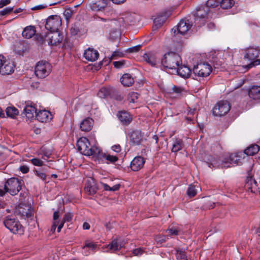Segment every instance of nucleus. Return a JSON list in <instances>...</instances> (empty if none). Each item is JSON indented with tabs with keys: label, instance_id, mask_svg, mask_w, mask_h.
<instances>
[{
	"label": "nucleus",
	"instance_id": "1",
	"mask_svg": "<svg viewBox=\"0 0 260 260\" xmlns=\"http://www.w3.org/2000/svg\"><path fill=\"white\" fill-rule=\"evenodd\" d=\"M77 146L78 150L83 155L91 156L94 160L103 155L101 153V148L96 146H91L90 142L86 137H81L77 141Z\"/></svg>",
	"mask_w": 260,
	"mask_h": 260
},
{
	"label": "nucleus",
	"instance_id": "2",
	"mask_svg": "<svg viewBox=\"0 0 260 260\" xmlns=\"http://www.w3.org/2000/svg\"><path fill=\"white\" fill-rule=\"evenodd\" d=\"M162 66L173 72L182 64V59L180 56L174 52H169L166 53L161 60Z\"/></svg>",
	"mask_w": 260,
	"mask_h": 260
},
{
	"label": "nucleus",
	"instance_id": "3",
	"mask_svg": "<svg viewBox=\"0 0 260 260\" xmlns=\"http://www.w3.org/2000/svg\"><path fill=\"white\" fill-rule=\"evenodd\" d=\"M6 228L13 234L22 235L24 233V229L19 220L13 217H7L4 221Z\"/></svg>",
	"mask_w": 260,
	"mask_h": 260
},
{
	"label": "nucleus",
	"instance_id": "4",
	"mask_svg": "<svg viewBox=\"0 0 260 260\" xmlns=\"http://www.w3.org/2000/svg\"><path fill=\"white\" fill-rule=\"evenodd\" d=\"M212 71L211 66L208 62H201L194 66L193 73L196 78H201L207 77Z\"/></svg>",
	"mask_w": 260,
	"mask_h": 260
},
{
	"label": "nucleus",
	"instance_id": "5",
	"mask_svg": "<svg viewBox=\"0 0 260 260\" xmlns=\"http://www.w3.org/2000/svg\"><path fill=\"white\" fill-rule=\"evenodd\" d=\"M52 71V66L48 62L41 60L37 63L35 69V74L39 78H44L48 76Z\"/></svg>",
	"mask_w": 260,
	"mask_h": 260
},
{
	"label": "nucleus",
	"instance_id": "6",
	"mask_svg": "<svg viewBox=\"0 0 260 260\" xmlns=\"http://www.w3.org/2000/svg\"><path fill=\"white\" fill-rule=\"evenodd\" d=\"M244 153L242 152L232 153L225 156L222 160V167L228 168L231 165H240L242 162Z\"/></svg>",
	"mask_w": 260,
	"mask_h": 260
},
{
	"label": "nucleus",
	"instance_id": "7",
	"mask_svg": "<svg viewBox=\"0 0 260 260\" xmlns=\"http://www.w3.org/2000/svg\"><path fill=\"white\" fill-rule=\"evenodd\" d=\"M5 189L12 196H15L21 189V181L16 178H10L7 180L5 184Z\"/></svg>",
	"mask_w": 260,
	"mask_h": 260
},
{
	"label": "nucleus",
	"instance_id": "8",
	"mask_svg": "<svg viewBox=\"0 0 260 260\" xmlns=\"http://www.w3.org/2000/svg\"><path fill=\"white\" fill-rule=\"evenodd\" d=\"M231 109V105L227 101H220L212 109V113L216 116H222L226 114Z\"/></svg>",
	"mask_w": 260,
	"mask_h": 260
},
{
	"label": "nucleus",
	"instance_id": "9",
	"mask_svg": "<svg viewBox=\"0 0 260 260\" xmlns=\"http://www.w3.org/2000/svg\"><path fill=\"white\" fill-rule=\"evenodd\" d=\"M209 8L206 6H203L197 10L195 14L194 23L198 26L204 24L206 19L208 18V14Z\"/></svg>",
	"mask_w": 260,
	"mask_h": 260
},
{
	"label": "nucleus",
	"instance_id": "10",
	"mask_svg": "<svg viewBox=\"0 0 260 260\" xmlns=\"http://www.w3.org/2000/svg\"><path fill=\"white\" fill-rule=\"evenodd\" d=\"M14 67L12 61L7 60L4 56L0 55V74H10L14 72Z\"/></svg>",
	"mask_w": 260,
	"mask_h": 260
},
{
	"label": "nucleus",
	"instance_id": "11",
	"mask_svg": "<svg viewBox=\"0 0 260 260\" xmlns=\"http://www.w3.org/2000/svg\"><path fill=\"white\" fill-rule=\"evenodd\" d=\"M61 25V20L59 16L53 15L49 17L45 24V28L50 32L57 31Z\"/></svg>",
	"mask_w": 260,
	"mask_h": 260
},
{
	"label": "nucleus",
	"instance_id": "12",
	"mask_svg": "<svg viewBox=\"0 0 260 260\" xmlns=\"http://www.w3.org/2000/svg\"><path fill=\"white\" fill-rule=\"evenodd\" d=\"M259 54V51L256 48H250L247 49L244 58L249 60H253L252 62L247 66L248 68L260 64V59H255L258 56Z\"/></svg>",
	"mask_w": 260,
	"mask_h": 260
},
{
	"label": "nucleus",
	"instance_id": "13",
	"mask_svg": "<svg viewBox=\"0 0 260 260\" xmlns=\"http://www.w3.org/2000/svg\"><path fill=\"white\" fill-rule=\"evenodd\" d=\"M191 25L190 24L188 20L182 19L178 24L176 27L172 29V32L174 36L179 34L184 35L191 28Z\"/></svg>",
	"mask_w": 260,
	"mask_h": 260
},
{
	"label": "nucleus",
	"instance_id": "14",
	"mask_svg": "<svg viewBox=\"0 0 260 260\" xmlns=\"http://www.w3.org/2000/svg\"><path fill=\"white\" fill-rule=\"evenodd\" d=\"M16 212L24 218H28L34 214L33 209L30 205L25 203L20 204L16 209Z\"/></svg>",
	"mask_w": 260,
	"mask_h": 260
},
{
	"label": "nucleus",
	"instance_id": "15",
	"mask_svg": "<svg viewBox=\"0 0 260 260\" xmlns=\"http://www.w3.org/2000/svg\"><path fill=\"white\" fill-rule=\"evenodd\" d=\"M129 143L132 145H140L142 140L143 135L140 130L133 131L129 134Z\"/></svg>",
	"mask_w": 260,
	"mask_h": 260
},
{
	"label": "nucleus",
	"instance_id": "16",
	"mask_svg": "<svg viewBox=\"0 0 260 260\" xmlns=\"http://www.w3.org/2000/svg\"><path fill=\"white\" fill-rule=\"evenodd\" d=\"M46 37L48 38V43L52 45L58 44L63 39L62 36L57 30L50 32Z\"/></svg>",
	"mask_w": 260,
	"mask_h": 260
},
{
	"label": "nucleus",
	"instance_id": "17",
	"mask_svg": "<svg viewBox=\"0 0 260 260\" xmlns=\"http://www.w3.org/2000/svg\"><path fill=\"white\" fill-rule=\"evenodd\" d=\"M145 162L143 157L136 156L131 162V168L134 171H138L143 167Z\"/></svg>",
	"mask_w": 260,
	"mask_h": 260
},
{
	"label": "nucleus",
	"instance_id": "18",
	"mask_svg": "<svg viewBox=\"0 0 260 260\" xmlns=\"http://www.w3.org/2000/svg\"><path fill=\"white\" fill-rule=\"evenodd\" d=\"M174 73L182 78H187L191 75V71L188 67L181 64L173 72V73Z\"/></svg>",
	"mask_w": 260,
	"mask_h": 260
},
{
	"label": "nucleus",
	"instance_id": "19",
	"mask_svg": "<svg viewBox=\"0 0 260 260\" xmlns=\"http://www.w3.org/2000/svg\"><path fill=\"white\" fill-rule=\"evenodd\" d=\"M117 116L120 122L124 125H128L132 121V115L126 111H119L117 113Z\"/></svg>",
	"mask_w": 260,
	"mask_h": 260
},
{
	"label": "nucleus",
	"instance_id": "20",
	"mask_svg": "<svg viewBox=\"0 0 260 260\" xmlns=\"http://www.w3.org/2000/svg\"><path fill=\"white\" fill-rule=\"evenodd\" d=\"M84 56L86 60L94 61L98 59L99 53L97 50L89 48L85 50Z\"/></svg>",
	"mask_w": 260,
	"mask_h": 260
},
{
	"label": "nucleus",
	"instance_id": "21",
	"mask_svg": "<svg viewBox=\"0 0 260 260\" xmlns=\"http://www.w3.org/2000/svg\"><path fill=\"white\" fill-rule=\"evenodd\" d=\"M51 113L47 110H41L36 114V118L41 122H47L52 119Z\"/></svg>",
	"mask_w": 260,
	"mask_h": 260
},
{
	"label": "nucleus",
	"instance_id": "22",
	"mask_svg": "<svg viewBox=\"0 0 260 260\" xmlns=\"http://www.w3.org/2000/svg\"><path fill=\"white\" fill-rule=\"evenodd\" d=\"M124 246L123 242L118 239H114L108 245H107L106 247L108 248V250L106 252H114L120 250L122 247Z\"/></svg>",
	"mask_w": 260,
	"mask_h": 260
},
{
	"label": "nucleus",
	"instance_id": "23",
	"mask_svg": "<svg viewBox=\"0 0 260 260\" xmlns=\"http://www.w3.org/2000/svg\"><path fill=\"white\" fill-rule=\"evenodd\" d=\"M144 59L152 67H156L158 63L159 59L156 54L153 53H145L143 55Z\"/></svg>",
	"mask_w": 260,
	"mask_h": 260
},
{
	"label": "nucleus",
	"instance_id": "24",
	"mask_svg": "<svg viewBox=\"0 0 260 260\" xmlns=\"http://www.w3.org/2000/svg\"><path fill=\"white\" fill-rule=\"evenodd\" d=\"M245 186L252 193H256L258 191L257 182L252 177L247 178Z\"/></svg>",
	"mask_w": 260,
	"mask_h": 260
},
{
	"label": "nucleus",
	"instance_id": "25",
	"mask_svg": "<svg viewBox=\"0 0 260 260\" xmlns=\"http://www.w3.org/2000/svg\"><path fill=\"white\" fill-rule=\"evenodd\" d=\"M23 113L28 120H31L34 117L35 115H36L37 109L32 104L27 105L23 110Z\"/></svg>",
	"mask_w": 260,
	"mask_h": 260
},
{
	"label": "nucleus",
	"instance_id": "26",
	"mask_svg": "<svg viewBox=\"0 0 260 260\" xmlns=\"http://www.w3.org/2000/svg\"><path fill=\"white\" fill-rule=\"evenodd\" d=\"M248 95L253 100H260V86H252L248 90Z\"/></svg>",
	"mask_w": 260,
	"mask_h": 260
},
{
	"label": "nucleus",
	"instance_id": "27",
	"mask_svg": "<svg viewBox=\"0 0 260 260\" xmlns=\"http://www.w3.org/2000/svg\"><path fill=\"white\" fill-rule=\"evenodd\" d=\"M84 189L89 194H93L96 193L97 189L92 179L88 178L87 180Z\"/></svg>",
	"mask_w": 260,
	"mask_h": 260
},
{
	"label": "nucleus",
	"instance_id": "28",
	"mask_svg": "<svg viewBox=\"0 0 260 260\" xmlns=\"http://www.w3.org/2000/svg\"><path fill=\"white\" fill-rule=\"evenodd\" d=\"M93 124V120L91 118H87L84 119L80 124L81 131L88 132L90 131Z\"/></svg>",
	"mask_w": 260,
	"mask_h": 260
},
{
	"label": "nucleus",
	"instance_id": "29",
	"mask_svg": "<svg viewBox=\"0 0 260 260\" xmlns=\"http://www.w3.org/2000/svg\"><path fill=\"white\" fill-rule=\"evenodd\" d=\"M120 82L124 86L129 87L134 83L133 76L129 74H124L120 78Z\"/></svg>",
	"mask_w": 260,
	"mask_h": 260
},
{
	"label": "nucleus",
	"instance_id": "30",
	"mask_svg": "<svg viewBox=\"0 0 260 260\" xmlns=\"http://www.w3.org/2000/svg\"><path fill=\"white\" fill-rule=\"evenodd\" d=\"M36 28L34 26H26L23 30L22 36L26 39H30L35 35Z\"/></svg>",
	"mask_w": 260,
	"mask_h": 260
},
{
	"label": "nucleus",
	"instance_id": "31",
	"mask_svg": "<svg viewBox=\"0 0 260 260\" xmlns=\"http://www.w3.org/2000/svg\"><path fill=\"white\" fill-rule=\"evenodd\" d=\"M260 149V147L256 144H254L247 147L244 152V153L247 155H253L256 154Z\"/></svg>",
	"mask_w": 260,
	"mask_h": 260
},
{
	"label": "nucleus",
	"instance_id": "32",
	"mask_svg": "<svg viewBox=\"0 0 260 260\" xmlns=\"http://www.w3.org/2000/svg\"><path fill=\"white\" fill-rule=\"evenodd\" d=\"M109 0H98L95 3L92 4V9L96 10H101L103 9L110 2Z\"/></svg>",
	"mask_w": 260,
	"mask_h": 260
},
{
	"label": "nucleus",
	"instance_id": "33",
	"mask_svg": "<svg viewBox=\"0 0 260 260\" xmlns=\"http://www.w3.org/2000/svg\"><path fill=\"white\" fill-rule=\"evenodd\" d=\"M103 155L102 156L98 158H95L94 160H102L103 158H105L106 160L109 161L111 162H115L118 160V157L116 156H113L109 154H106L105 153H103L102 149H101V153Z\"/></svg>",
	"mask_w": 260,
	"mask_h": 260
},
{
	"label": "nucleus",
	"instance_id": "34",
	"mask_svg": "<svg viewBox=\"0 0 260 260\" xmlns=\"http://www.w3.org/2000/svg\"><path fill=\"white\" fill-rule=\"evenodd\" d=\"M6 112L7 116L12 118H15L19 113L18 109L13 106L7 107L6 109Z\"/></svg>",
	"mask_w": 260,
	"mask_h": 260
},
{
	"label": "nucleus",
	"instance_id": "35",
	"mask_svg": "<svg viewBox=\"0 0 260 260\" xmlns=\"http://www.w3.org/2000/svg\"><path fill=\"white\" fill-rule=\"evenodd\" d=\"M166 18H167L166 16H157L156 18H155L153 21L154 27H155L156 29L160 27L165 22Z\"/></svg>",
	"mask_w": 260,
	"mask_h": 260
},
{
	"label": "nucleus",
	"instance_id": "36",
	"mask_svg": "<svg viewBox=\"0 0 260 260\" xmlns=\"http://www.w3.org/2000/svg\"><path fill=\"white\" fill-rule=\"evenodd\" d=\"M219 4L224 9L231 8L235 4V0H220Z\"/></svg>",
	"mask_w": 260,
	"mask_h": 260
},
{
	"label": "nucleus",
	"instance_id": "37",
	"mask_svg": "<svg viewBox=\"0 0 260 260\" xmlns=\"http://www.w3.org/2000/svg\"><path fill=\"white\" fill-rule=\"evenodd\" d=\"M183 147V142L180 139L176 140L173 144L172 151L176 152L182 149Z\"/></svg>",
	"mask_w": 260,
	"mask_h": 260
},
{
	"label": "nucleus",
	"instance_id": "38",
	"mask_svg": "<svg viewBox=\"0 0 260 260\" xmlns=\"http://www.w3.org/2000/svg\"><path fill=\"white\" fill-rule=\"evenodd\" d=\"M96 247V243L89 241H86L85 242V244L83 246L82 248L83 249H85L86 248H88L90 250L94 252Z\"/></svg>",
	"mask_w": 260,
	"mask_h": 260
},
{
	"label": "nucleus",
	"instance_id": "39",
	"mask_svg": "<svg viewBox=\"0 0 260 260\" xmlns=\"http://www.w3.org/2000/svg\"><path fill=\"white\" fill-rule=\"evenodd\" d=\"M177 259L180 260H187L185 251L182 249H177L176 253Z\"/></svg>",
	"mask_w": 260,
	"mask_h": 260
},
{
	"label": "nucleus",
	"instance_id": "40",
	"mask_svg": "<svg viewBox=\"0 0 260 260\" xmlns=\"http://www.w3.org/2000/svg\"><path fill=\"white\" fill-rule=\"evenodd\" d=\"M186 193L189 197H193L195 196L197 193V190L195 188V186L192 184L189 185L187 188Z\"/></svg>",
	"mask_w": 260,
	"mask_h": 260
},
{
	"label": "nucleus",
	"instance_id": "41",
	"mask_svg": "<svg viewBox=\"0 0 260 260\" xmlns=\"http://www.w3.org/2000/svg\"><path fill=\"white\" fill-rule=\"evenodd\" d=\"M139 94L137 92H131L128 95L127 99L130 103H134L136 102Z\"/></svg>",
	"mask_w": 260,
	"mask_h": 260
},
{
	"label": "nucleus",
	"instance_id": "42",
	"mask_svg": "<svg viewBox=\"0 0 260 260\" xmlns=\"http://www.w3.org/2000/svg\"><path fill=\"white\" fill-rule=\"evenodd\" d=\"M59 216H60L59 213L58 211H55L54 212L53 215V221L52 224H55V226H56V227L57 226V225L59 224V223L61 221L59 219Z\"/></svg>",
	"mask_w": 260,
	"mask_h": 260
},
{
	"label": "nucleus",
	"instance_id": "43",
	"mask_svg": "<svg viewBox=\"0 0 260 260\" xmlns=\"http://www.w3.org/2000/svg\"><path fill=\"white\" fill-rule=\"evenodd\" d=\"M180 231V229L178 227H172L167 230L168 235H177Z\"/></svg>",
	"mask_w": 260,
	"mask_h": 260
},
{
	"label": "nucleus",
	"instance_id": "44",
	"mask_svg": "<svg viewBox=\"0 0 260 260\" xmlns=\"http://www.w3.org/2000/svg\"><path fill=\"white\" fill-rule=\"evenodd\" d=\"M109 94L108 90L105 87L102 88L98 93V95L101 98H105Z\"/></svg>",
	"mask_w": 260,
	"mask_h": 260
},
{
	"label": "nucleus",
	"instance_id": "45",
	"mask_svg": "<svg viewBox=\"0 0 260 260\" xmlns=\"http://www.w3.org/2000/svg\"><path fill=\"white\" fill-rule=\"evenodd\" d=\"M220 0H208L206 7H216L219 4Z\"/></svg>",
	"mask_w": 260,
	"mask_h": 260
},
{
	"label": "nucleus",
	"instance_id": "46",
	"mask_svg": "<svg viewBox=\"0 0 260 260\" xmlns=\"http://www.w3.org/2000/svg\"><path fill=\"white\" fill-rule=\"evenodd\" d=\"M73 11L70 8H67L63 12V15L67 20H69L73 15Z\"/></svg>",
	"mask_w": 260,
	"mask_h": 260
},
{
	"label": "nucleus",
	"instance_id": "47",
	"mask_svg": "<svg viewBox=\"0 0 260 260\" xmlns=\"http://www.w3.org/2000/svg\"><path fill=\"white\" fill-rule=\"evenodd\" d=\"M31 162L36 166H42L44 165V161L39 158H34L30 160Z\"/></svg>",
	"mask_w": 260,
	"mask_h": 260
},
{
	"label": "nucleus",
	"instance_id": "48",
	"mask_svg": "<svg viewBox=\"0 0 260 260\" xmlns=\"http://www.w3.org/2000/svg\"><path fill=\"white\" fill-rule=\"evenodd\" d=\"M168 239V236H165V235L157 236L155 238L156 241L157 243H160L165 242Z\"/></svg>",
	"mask_w": 260,
	"mask_h": 260
},
{
	"label": "nucleus",
	"instance_id": "49",
	"mask_svg": "<svg viewBox=\"0 0 260 260\" xmlns=\"http://www.w3.org/2000/svg\"><path fill=\"white\" fill-rule=\"evenodd\" d=\"M13 10V7H8L0 11V15L4 16L10 14Z\"/></svg>",
	"mask_w": 260,
	"mask_h": 260
},
{
	"label": "nucleus",
	"instance_id": "50",
	"mask_svg": "<svg viewBox=\"0 0 260 260\" xmlns=\"http://www.w3.org/2000/svg\"><path fill=\"white\" fill-rule=\"evenodd\" d=\"M73 216V215L72 213H67L64 215L62 220L63 222H70L72 220Z\"/></svg>",
	"mask_w": 260,
	"mask_h": 260
},
{
	"label": "nucleus",
	"instance_id": "51",
	"mask_svg": "<svg viewBox=\"0 0 260 260\" xmlns=\"http://www.w3.org/2000/svg\"><path fill=\"white\" fill-rule=\"evenodd\" d=\"M36 175L43 180H46V175L44 172L37 170L36 171Z\"/></svg>",
	"mask_w": 260,
	"mask_h": 260
},
{
	"label": "nucleus",
	"instance_id": "52",
	"mask_svg": "<svg viewBox=\"0 0 260 260\" xmlns=\"http://www.w3.org/2000/svg\"><path fill=\"white\" fill-rule=\"evenodd\" d=\"M144 252V250L141 248H138L133 250V254L136 256L141 255Z\"/></svg>",
	"mask_w": 260,
	"mask_h": 260
},
{
	"label": "nucleus",
	"instance_id": "53",
	"mask_svg": "<svg viewBox=\"0 0 260 260\" xmlns=\"http://www.w3.org/2000/svg\"><path fill=\"white\" fill-rule=\"evenodd\" d=\"M19 169H20V171L24 174H25V173H27V172H28L29 170V168L27 166H25V165L20 166L19 168Z\"/></svg>",
	"mask_w": 260,
	"mask_h": 260
},
{
	"label": "nucleus",
	"instance_id": "54",
	"mask_svg": "<svg viewBox=\"0 0 260 260\" xmlns=\"http://www.w3.org/2000/svg\"><path fill=\"white\" fill-rule=\"evenodd\" d=\"M209 160V161H207V163H208L209 167L211 168V166H212L213 167H216L219 166V165L217 164V163L216 162V161L214 159L213 160Z\"/></svg>",
	"mask_w": 260,
	"mask_h": 260
},
{
	"label": "nucleus",
	"instance_id": "55",
	"mask_svg": "<svg viewBox=\"0 0 260 260\" xmlns=\"http://www.w3.org/2000/svg\"><path fill=\"white\" fill-rule=\"evenodd\" d=\"M11 3L10 0H1L0 1V8L4 7L5 6L9 5Z\"/></svg>",
	"mask_w": 260,
	"mask_h": 260
},
{
	"label": "nucleus",
	"instance_id": "56",
	"mask_svg": "<svg viewBox=\"0 0 260 260\" xmlns=\"http://www.w3.org/2000/svg\"><path fill=\"white\" fill-rule=\"evenodd\" d=\"M172 90L175 93H180L182 91V89L180 87L174 86L172 87Z\"/></svg>",
	"mask_w": 260,
	"mask_h": 260
},
{
	"label": "nucleus",
	"instance_id": "57",
	"mask_svg": "<svg viewBox=\"0 0 260 260\" xmlns=\"http://www.w3.org/2000/svg\"><path fill=\"white\" fill-rule=\"evenodd\" d=\"M112 149L114 151L118 153V152H119L121 151V147H120L119 145H115L112 146Z\"/></svg>",
	"mask_w": 260,
	"mask_h": 260
},
{
	"label": "nucleus",
	"instance_id": "58",
	"mask_svg": "<svg viewBox=\"0 0 260 260\" xmlns=\"http://www.w3.org/2000/svg\"><path fill=\"white\" fill-rule=\"evenodd\" d=\"M46 6L42 5H38L31 8L32 10H38L44 9Z\"/></svg>",
	"mask_w": 260,
	"mask_h": 260
},
{
	"label": "nucleus",
	"instance_id": "59",
	"mask_svg": "<svg viewBox=\"0 0 260 260\" xmlns=\"http://www.w3.org/2000/svg\"><path fill=\"white\" fill-rule=\"evenodd\" d=\"M113 64L114 67L116 68H119L123 65V63L121 61H114Z\"/></svg>",
	"mask_w": 260,
	"mask_h": 260
},
{
	"label": "nucleus",
	"instance_id": "60",
	"mask_svg": "<svg viewBox=\"0 0 260 260\" xmlns=\"http://www.w3.org/2000/svg\"><path fill=\"white\" fill-rule=\"evenodd\" d=\"M66 222H63V220L62 219L59 224L57 225V232H60L61 231V229L63 226V225Z\"/></svg>",
	"mask_w": 260,
	"mask_h": 260
},
{
	"label": "nucleus",
	"instance_id": "61",
	"mask_svg": "<svg viewBox=\"0 0 260 260\" xmlns=\"http://www.w3.org/2000/svg\"><path fill=\"white\" fill-rule=\"evenodd\" d=\"M66 222H63V220L62 219L59 224L57 225V232H60L61 231V229L63 226V225Z\"/></svg>",
	"mask_w": 260,
	"mask_h": 260
},
{
	"label": "nucleus",
	"instance_id": "62",
	"mask_svg": "<svg viewBox=\"0 0 260 260\" xmlns=\"http://www.w3.org/2000/svg\"><path fill=\"white\" fill-rule=\"evenodd\" d=\"M78 31H79V29L77 28H76L74 27H72L71 28V33L73 35H77Z\"/></svg>",
	"mask_w": 260,
	"mask_h": 260
},
{
	"label": "nucleus",
	"instance_id": "63",
	"mask_svg": "<svg viewBox=\"0 0 260 260\" xmlns=\"http://www.w3.org/2000/svg\"><path fill=\"white\" fill-rule=\"evenodd\" d=\"M120 187L119 184H116L112 187H110V191H116L119 189Z\"/></svg>",
	"mask_w": 260,
	"mask_h": 260
},
{
	"label": "nucleus",
	"instance_id": "64",
	"mask_svg": "<svg viewBox=\"0 0 260 260\" xmlns=\"http://www.w3.org/2000/svg\"><path fill=\"white\" fill-rule=\"evenodd\" d=\"M101 185L105 190L110 191V187L108 184L104 183H101Z\"/></svg>",
	"mask_w": 260,
	"mask_h": 260
}]
</instances>
